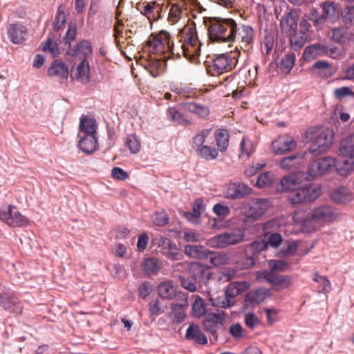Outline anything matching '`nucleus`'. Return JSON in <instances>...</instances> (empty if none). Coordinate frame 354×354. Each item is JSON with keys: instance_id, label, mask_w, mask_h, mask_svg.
<instances>
[{"instance_id": "obj_1", "label": "nucleus", "mask_w": 354, "mask_h": 354, "mask_svg": "<svg viewBox=\"0 0 354 354\" xmlns=\"http://www.w3.org/2000/svg\"><path fill=\"white\" fill-rule=\"evenodd\" d=\"M207 26L209 38L212 41H238L241 44V48H247L253 41L254 32L252 26L243 24L238 26L233 19L210 18Z\"/></svg>"}, {"instance_id": "obj_2", "label": "nucleus", "mask_w": 354, "mask_h": 354, "mask_svg": "<svg viewBox=\"0 0 354 354\" xmlns=\"http://www.w3.org/2000/svg\"><path fill=\"white\" fill-rule=\"evenodd\" d=\"M196 24L192 22L180 29L176 35V40L171 41V54L178 57L183 56L190 63H200L201 48Z\"/></svg>"}, {"instance_id": "obj_3", "label": "nucleus", "mask_w": 354, "mask_h": 354, "mask_svg": "<svg viewBox=\"0 0 354 354\" xmlns=\"http://www.w3.org/2000/svg\"><path fill=\"white\" fill-rule=\"evenodd\" d=\"M239 51H234L215 55L207 66V73L212 76H218L231 71L238 63Z\"/></svg>"}, {"instance_id": "obj_4", "label": "nucleus", "mask_w": 354, "mask_h": 354, "mask_svg": "<svg viewBox=\"0 0 354 354\" xmlns=\"http://www.w3.org/2000/svg\"><path fill=\"white\" fill-rule=\"evenodd\" d=\"M322 12L320 14L317 9L310 10L308 19L312 21L314 26L322 29L327 21L333 22L339 17V4L326 1L320 4Z\"/></svg>"}, {"instance_id": "obj_5", "label": "nucleus", "mask_w": 354, "mask_h": 354, "mask_svg": "<svg viewBox=\"0 0 354 354\" xmlns=\"http://www.w3.org/2000/svg\"><path fill=\"white\" fill-rule=\"evenodd\" d=\"M171 41L170 34L166 30H161L158 34L152 33L144 48L150 54L162 55L167 53H171Z\"/></svg>"}, {"instance_id": "obj_6", "label": "nucleus", "mask_w": 354, "mask_h": 354, "mask_svg": "<svg viewBox=\"0 0 354 354\" xmlns=\"http://www.w3.org/2000/svg\"><path fill=\"white\" fill-rule=\"evenodd\" d=\"M321 194L319 186L306 184L299 185L288 195V201L292 205L302 204L317 199Z\"/></svg>"}, {"instance_id": "obj_7", "label": "nucleus", "mask_w": 354, "mask_h": 354, "mask_svg": "<svg viewBox=\"0 0 354 354\" xmlns=\"http://www.w3.org/2000/svg\"><path fill=\"white\" fill-rule=\"evenodd\" d=\"M311 142L309 146V151L317 156L326 152L333 142V134L328 129H319L311 131Z\"/></svg>"}, {"instance_id": "obj_8", "label": "nucleus", "mask_w": 354, "mask_h": 354, "mask_svg": "<svg viewBox=\"0 0 354 354\" xmlns=\"http://www.w3.org/2000/svg\"><path fill=\"white\" fill-rule=\"evenodd\" d=\"M244 232L240 228H235L225 233L218 234L209 239V244L216 248H224L228 245H236L244 239Z\"/></svg>"}, {"instance_id": "obj_9", "label": "nucleus", "mask_w": 354, "mask_h": 354, "mask_svg": "<svg viewBox=\"0 0 354 354\" xmlns=\"http://www.w3.org/2000/svg\"><path fill=\"white\" fill-rule=\"evenodd\" d=\"M0 221L12 227H22L29 223L28 218L13 205H9L5 209L0 208Z\"/></svg>"}, {"instance_id": "obj_10", "label": "nucleus", "mask_w": 354, "mask_h": 354, "mask_svg": "<svg viewBox=\"0 0 354 354\" xmlns=\"http://www.w3.org/2000/svg\"><path fill=\"white\" fill-rule=\"evenodd\" d=\"M259 280H265L272 285L274 290L279 292L288 288L292 283L290 276L276 274L272 271L263 270L257 274Z\"/></svg>"}, {"instance_id": "obj_11", "label": "nucleus", "mask_w": 354, "mask_h": 354, "mask_svg": "<svg viewBox=\"0 0 354 354\" xmlns=\"http://www.w3.org/2000/svg\"><path fill=\"white\" fill-rule=\"evenodd\" d=\"M338 213L329 205H323L315 208L311 217L308 221L309 223H324L332 222L338 218Z\"/></svg>"}, {"instance_id": "obj_12", "label": "nucleus", "mask_w": 354, "mask_h": 354, "mask_svg": "<svg viewBox=\"0 0 354 354\" xmlns=\"http://www.w3.org/2000/svg\"><path fill=\"white\" fill-rule=\"evenodd\" d=\"M335 159L331 157H325L310 162L308 167V174L311 177H317L324 174L335 167Z\"/></svg>"}, {"instance_id": "obj_13", "label": "nucleus", "mask_w": 354, "mask_h": 354, "mask_svg": "<svg viewBox=\"0 0 354 354\" xmlns=\"http://www.w3.org/2000/svg\"><path fill=\"white\" fill-rule=\"evenodd\" d=\"M297 142L294 138L288 135H280L271 143L272 151L275 155H283L295 149Z\"/></svg>"}, {"instance_id": "obj_14", "label": "nucleus", "mask_w": 354, "mask_h": 354, "mask_svg": "<svg viewBox=\"0 0 354 354\" xmlns=\"http://www.w3.org/2000/svg\"><path fill=\"white\" fill-rule=\"evenodd\" d=\"M0 305L10 313L19 314L22 312L20 300L10 290L0 292Z\"/></svg>"}, {"instance_id": "obj_15", "label": "nucleus", "mask_w": 354, "mask_h": 354, "mask_svg": "<svg viewBox=\"0 0 354 354\" xmlns=\"http://www.w3.org/2000/svg\"><path fill=\"white\" fill-rule=\"evenodd\" d=\"M191 272L194 276V279L185 278L183 277H179V281L182 287L189 290V292H195L197 290L196 281L198 277L204 276L207 270L201 264L196 263L192 265Z\"/></svg>"}, {"instance_id": "obj_16", "label": "nucleus", "mask_w": 354, "mask_h": 354, "mask_svg": "<svg viewBox=\"0 0 354 354\" xmlns=\"http://www.w3.org/2000/svg\"><path fill=\"white\" fill-rule=\"evenodd\" d=\"M28 33V28L20 24H11L7 28L8 37L14 44H22L26 40Z\"/></svg>"}, {"instance_id": "obj_17", "label": "nucleus", "mask_w": 354, "mask_h": 354, "mask_svg": "<svg viewBox=\"0 0 354 354\" xmlns=\"http://www.w3.org/2000/svg\"><path fill=\"white\" fill-rule=\"evenodd\" d=\"M251 189L243 183H234L229 184L225 192L224 196L229 199H239L249 196Z\"/></svg>"}, {"instance_id": "obj_18", "label": "nucleus", "mask_w": 354, "mask_h": 354, "mask_svg": "<svg viewBox=\"0 0 354 354\" xmlns=\"http://www.w3.org/2000/svg\"><path fill=\"white\" fill-rule=\"evenodd\" d=\"M270 205V202L267 199L255 198L248 203V210L245 211V213L248 217L257 218L263 215Z\"/></svg>"}, {"instance_id": "obj_19", "label": "nucleus", "mask_w": 354, "mask_h": 354, "mask_svg": "<svg viewBox=\"0 0 354 354\" xmlns=\"http://www.w3.org/2000/svg\"><path fill=\"white\" fill-rule=\"evenodd\" d=\"M179 302L172 303L171 304L170 316L174 318L177 323L181 322L185 317V308L188 306L187 297L184 294L177 295Z\"/></svg>"}, {"instance_id": "obj_20", "label": "nucleus", "mask_w": 354, "mask_h": 354, "mask_svg": "<svg viewBox=\"0 0 354 354\" xmlns=\"http://www.w3.org/2000/svg\"><path fill=\"white\" fill-rule=\"evenodd\" d=\"M93 53V48L89 41L82 39L76 45L70 46L67 50V54L71 56H80L82 59H88Z\"/></svg>"}, {"instance_id": "obj_21", "label": "nucleus", "mask_w": 354, "mask_h": 354, "mask_svg": "<svg viewBox=\"0 0 354 354\" xmlns=\"http://www.w3.org/2000/svg\"><path fill=\"white\" fill-rule=\"evenodd\" d=\"M71 77L86 84L90 80V65L88 59H82L72 72Z\"/></svg>"}, {"instance_id": "obj_22", "label": "nucleus", "mask_w": 354, "mask_h": 354, "mask_svg": "<svg viewBox=\"0 0 354 354\" xmlns=\"http://www.w3.org/2000/svg\"><path fill=\"white\" fill-rule=\"evenodd\" d=\"M304 156L301 153H295L287 157L283 158L279 161L281 169L289 171L299 167L304 162Z\"/></svg>"}, {"instance_id": "obj_23", "label": "nucleus", "mask_w": 354, "mask_h": 354, "mask_svg": "<svg viewBox=\"0 0 354 354\" xmlns=\"http://www.w3.org/2000/svg\"><path fill=\"white\" fill-rule=\"evenodd\" d=\"M328 53V48L324 45L313 44L306 47L303 53V58L306 62H310L317 57Z\"/></svg>"}, {"instance_id": "obj_24", "label": "nucleus", "mask_w": 354, "mask_h": 354, "mask_svg": "<svg viewBox=\"0 0 354 354\" xmlns=\"http://www.w3.org/2000/svg\"><path fill=\"white\" fill-rule=\"evenodd\" d=\"M78 147L86 153H92L97 148V140L95 136L78 135Z\"/></svg>"}, {"instance_id": "obj_25", "label": "nucleus", "mask_w": 354, "mask_h": 354, "mask_svg": "<svg viewBox=\"0 0 354 354\" xmlns=\"http://www.w3.org/2000/svg\"><path fill=\"white\" fill-rule=\"evenodd\" d=\"M299 16L297 12L291 10L288 12L281 20V28L286 32H292L297 30Z\"/></svg>"}, {"instance_id": "obj_26", "label": "nucleus", "mask_w": 354, "mask_h": 354, "mask_svg": "<svg viewBox=\"0 0 354 354\" xmlns=\"http://www.w3.org/2000/svg\"><path fill=\"white\" fill-rule=\"evenodd\" d=\"M166 57L163 58H152L145 59L141 64L153 77H158L162 71L163 61Z\"/></svg>"}, {"instance_id": "obj_27", "label": "nucleus", "mask_w": 354, "mask_h": 354, "mask_svg": "<svg viewBox=\"0 0 354 354\" xmlns=\"http://www.w3.org/2000/svg\"><path fill=\"white\" fill-rule=\"evenodd\" d=\"M339 155L352 159L354 158V133L342 139L339 144Z\"/></svg>"}, {"instance_id": "obj_28", "label": "nucleus", "mask_w": 354, "mask_h": 354, "mask_svg": "<svg viewBox=\"0 0 354 354\" xmlns=\"http://www.w3.org/2000/svg\"><path fill=\"white\" fill-rule=\"evenodd\" d=\"M141 13L145 15L151 24L153 21L158 20L160 17L161 8L156 2H150L142 6Z\"/></svg>"}, {"instance_id": "obj_29", "label": "nucleus", "mask_w": 354, "mask_h": 354, "mask_svg": "<svg viewBox=\"0 0 354 354\" xmlns=\"http://www.w3.org/2000/svg\"><path fill=\"white\" fill-rule=\"evenodd\" d=\"M332 39L336 43H346L354 41V33L347 27L335 28L332 30Z\"/></svg>"}, {"instance_id": "obj_30", "label": "nucleus", "mask_w": 354, "mask_h": 354, "mask_svg": "<svg viewBox=\"0 0 354 354\" xmlns=\"http://www.w3.org/2000/svg\"><path fill=\"white\" fill-rule=\"evenodd\" d=\"M185 337L187 339L194 340L198 344L204 345L207 343V337L197 325L193 324L187 329Z\"/></svg>"}, {"instance_id": "obj_31", "label": "nucleus", "mask_w": 354, "mask_h": 354, "mask_svg": "<svg viewBox=\"0 0 354 354\" xmlns=\"http://www.w3.org/2000/svg\"><path fill=\"white\" fill-rule=\"evenodd\" d=\"M209 250L202 245H187L185 247V254L190 257L197 259H207Z\"/></svg>"}, {"instance_id": "obj_32", "label": "nucleus", "mask_w": 354, "mask_h": 354, "mask_svg": "<svg viewBox=\"0 0 354 354\" xmlns=\"http://www.w3.org/2000/svg\"><path fill=\"white\" fill-rule=\"evenodd\" d=\"M183 109L194 113L201 118H207L209 114V110L207 106L194 102H186L183 104Z\"/></svg>"}, {"instance_id": "obj_33", "label": "nucleus", "mask_w": 354, "mask_h": 354, "mask_svg": "<svg viewBox=\"0 0 354 354\" xmlns=\"http://www.w3.org/2000/svg\"><path fill=\"white\" fill-rule=\"evenodd\" d=\"M97 123L95 120L90 118H82L80 123V132L78 135H87L96 136Z\"/></svg>"}, {"instance_id": "obj_34", "label": "nucleus", "mask_w": 354, "mask_h": 354, "mask_svg": "<svg viewBox=\"0 0 354 354\" xmlns=\"http://www.w3.org/2000/svg\"><path fill=\"white\" fill-rule=\"evenodd\" d=\"M48 75L51 77L67 79L68 75V66L63 62L55 60L48 70Z\"/></svg>"}, {"instance_id": "obj_35", "label": "nucleus", "mask_w": 354, "mask_h": 354, "mask_svg": "<svg viewBox=\"0 0 354 354\" xmlns=\"http://www.w3.org/2000/svg\"><path fill=\"white\" fill-rule=\"evenodd\" d=\"M300 185V179L298 174H290L284 176L281 180V190L283 192H291Z\"/></svg>"}, {"instance_id": "obj_36", "label": "nucleus", "mask_w": 354, "mask_h": 354, "mask_svg": "<svg viewBox=\"0 0 354 354\" xmlns=\"http://www.w3.org/2000/svg\"><path fill=\"white\" fill-rule=\"evenodd\" d=\"M158 295L162 299H171L176 295V290L170 281L161 283L158 286Z\"/></svg>"}, {"instance_id": "obj_37", "label": "nucleus", "mask_w": 354, "mask_h": 354, "mask_svg": "<svg viewBox=\"0 0 354 354\" xmlns=\"http://www.w3.org/2000/svg\"><path fill=\"white\" fill-rule=\"evenodd\" d=\"M248 288L249 284L246 281L232 283L227 286L225 290V295L230 299H233L243 292Z\"/></svg>"}, {"instance_id": "obj_38", "label": "nucleus", "mask_w": 354, "mask_h": 354, "mask_svg": "<svg viewBox=\"0 0 354 354\" xmlns=\"http://www.w3.org/2000/svg\"><path fill=\"white\" fill-rule=\"evenodd\" d=\"M161 267L162 263L156 258H148L143 261L142 265L144 273L149 276L158 272Z\"/></svg>"}, {"instance_id": "obj_39", "label": "nucleus", "mask_w": 354, "mask_h": 354, "mask_svg": "<svg viewBox=\"0 0 354 354\" xmlns=\"http://www.w3.org/2000/svg\"><path fill=\"white\" fill-rule=\"evenodd\" d=\"M330 198L337 203H346L351 201V192L346 187H340L332 193Z\"/></svg>"}, {"instance_id": "obj_40", "label": "nucleus", "mask_w": 354, "mask_h": 354, "mask_svg": "<svg viewBox=\"0 0 354 354\" xmlns=\"http://www.w3.org/2000/svg\"><path fill=\"white\" fill-rule=\"evenodd\" d=\"M66 6L61 4L57 9V15L55 17V21L54 23V31L57 33L59 30L64 29L68 13L66 12Z\"/></svg>"}, {"instance_id": "obj_41", "label": "nucleus", "mask_w": 354, "mask_h": 354, "mask_svg": "<svg viewBox=\"0 0 354 354\" xmlns=\"http://www.w3.org/2000/svg\"><path fill=\"white\" fill-rule=\"evenodd\" d=\"M290 42L292 48L297 50L303 47L306 44L307 39V34L304 32H290Z\"/></svg>"}, {"instance_id": "obj_42", "label": "nucleus", "mask_w": 354, "mask_h": 354, "mask_svg": "<svg viewBox=\"0 0 354 354\" xmlns=\"http://www.w3.org/2000/svg\"><path fill=\"white\" fill-rule=\"evenodd\" d=\"M230 135L225 129H218L215 132L216 145L220 151L223 152L227 149L229 145Z\"/></svg>"}, {"instance_id": "obj_43", "label": "nucleus", "mask_w": 354, "mask_h": 354, "mask_svg": "<svg viewBox=\"0 0 354 354\" xmlns=\"http://www.w3.org/2000/svg\"><path fill=\"white\" fill-rule=\"evenodd\" d=\"M268 292L266 289L250 291L245 296V301L250 304H260L266 299Z\"/></svg>"}, {"instance_id": "obj_44", "label": "nucleus", "mask_w": 354, "mask_h": 354, "mask_svg": "<svg viewBox=\"0 0 354 354\" xmlns=\"http://www.w3.org/2000/svg\"><path fill=\"white\" fill-rule=\"evenodd\" d=\"M167 116L170 120L178 124L187 126L191 124V122L189 120L185 118L180 112H179L174 108L167 109Z\"/></svg>"}, {"instance_id": "obj_45", "label": "nucleus", "mask_w": 354, "mask_h": 354, "mask_svg": "<svg viewBox=\"0 0 354 354\" xmlns=\"http://www.w3.org/2000/svg\"><path fill=\"white\" fill-rule=\"evenodd\" d=\"M167 259L171 261H180L183 259V254L177 245L171 242L162 253Z\"/></svg>"}, {"instance_id": "obj_46", "label": "nucleus", "mask_w": 354, "mask_h": 354, "mask_svg": "<svg viewBox=\"0 0 354 354\" xmlns=\"http://www.w3.org/2000/svg\"><path fill=\"white\" fill-rule=\"evenodd\" d=\"M196 152L201 158L207 161L216 159L218 156V151L215 148L208 145L198 148Z\"/></svg>"}, {"instance_id": "obj_47", "label": "nucleus", "mask_w": 354, "mask_h": 354, "mask_svg": "<svg viewBox=\"0 0 354 354\" xmlns=\"http://www.w3.org/2000/svg\"><path fill=\"white\" fill-rule=\"evenodd\" d=\"M208 258L209 263L214 266H219L227 264L229 257L224 253L208 252Z\"/></svg>"}, {"instance_id": "obj_48", "label": "nucleus", "mask_w": 354, "mask_h": 354, "mask_svg": "<svg viewBox=\"0 0 354 354\" xmlns=\"http://www.w3.org/2000/svg\"><path fill=\"white\" fill-rule=\"evenodd\" d=\"M335 166L336 167L337 174L344 177L347 176L354 169L353 161L349 160H345L339 162H335Z\"/></svg>"}, {"instance_id": "obj_49", "label": "nucleus", "mask_w": 354, "mask_h": 354, "mask_svg": "<svg viewBox=\"0 0 354 354\" xmlns=\"http://www.w3.org/2000/svg\"><path fill=\"white\" fill-rule=\"evenodd\" d=\"M295 55L292 53L287 54L281 59L279 68L283 73L288 74L295 65Z\"/></svg>"}, {"instance_id": "obj_50", "label": "nucleus", "mask_w": 354, "mask_h": 354, "mask_svg": "<svg viewBox=\"0 0 354 354\" xmlns=\"http://www.w3.org/2000/svg\"><path fill=\"white\" fill-rule=\"evenodd\" d=\"M204 211V203L202 198H197L193 205V212H186L185 216L189 221L198 218Z\"/></svg>"}, {"instance_id": "obj_51", "label": "nucleus", "mask_w": 354, "mask_h": 354, "mask_svg": "<svg viewBox=\"0 0 354 354\" xmlns=\"http://www.w3.org/2000/svg\"><path fill=\"white\" fill-rule=\"evenodd\" d=\"M313 279L318 283L319 292L325 294L331 290L330 283L326 277L320 276L317 273H315Z\"/></svg>"}, {"instance_id": "obj_52", "label": "nucleus", "mask_w": 354, "mask_h": 354, "mask_svg": "<svg viewBox=\"0 0 354 354\" xmlns=\"http://www.w3.org/2000/svg\"><path fill=\"white\" fill-rule=\"evenodd\" d=\"M241 155V157H246L248 158L254 152V146L252 142L248 138L243 137L240 143Z\"/></svg>"}, {"instance_id": "obj_53", "label": "nucleus", "mask_w": 354, "mask_h": 354, "mask_svg": "<svg viewBox=\"0 0 354 354\" xmlns=\"http://www.w3.org/2000/svg\"><path fill=\"white\" fill-rule=\"evenodd\" d=\"M192 311L196 317H201L205 314L206 308L203 299L198 295L195 297V301L192 305Z\"/></svg>"}, {"instance_id": "obj_54", "label": "nucleus", "mask_w": 354, "mask_h": 354, "mask_svg": "<svg viewBox=\"0 0 354 354\" xmlns=\"http://www.w3.org/2000/svg\"><path fill=\"white\" fill-rule=\"evenodd\" d=\"M125 146L128 147L131 153H137L140 150V142L135 135H129L125 138Z\"/></svg>"}, {"instance_id": "obj_55", "label": "nucleus", "mask_w": 354, "mask_h": 354, "mask_svg": "<svg viewBox=\"0 0 354 354\" xmlns=\"http://www.w3.org/2000/svg\"><path fill=\"white\" fill-rule=\"evenodd\" d=\"M209 133V130L208 129H203L198 134H196L192 140V148L196 151L198 148H201L203 146V143L205 141L206 138Z\"/></svg>"}, {"instance_id": "obj_56", "label": "nucleus", "mask_w": 354, "mask_h": 354, "mask_svg": "<svg viewBox=\"0 0 354 354\" xmlns=\"http://www.w3.org/2000/svg\"><path fill=\"white\" fill-rule=\"evenodd\" d=\"M77 36V26L74 23H69L68 26V30L66 33L63 38V42L64 45L68 46V48L71 46V42L75 40Z\"/></svg>"}, {"instance_id": "obj_57", "label": "nucleus", "mask_w": 354, "mask_h": 354, "mask_svg": "<svg viewBox=\"0 0 354 354\" xmlns=\"http://www.w3.org/2000/svg\"><path fill=\"white\" fill-rule=\"evenodd\" d=\"M42 50L44 52H49L53 57L58 56L59 54L57 42L50 37L42 44Z\"/></svg>"}, {"instance_id": "obj_58", "label": "nucleus", "mask_w": 354, "mask_h": 354, "mask_svg": "<svg viewBox=\"0 0 354 354\" xmlns=\"http://www.w3.org/2000/svg\"><path fill=\"white\" fill-rule=\"evenodd\" d=\"M274 180V176L270 172H265L260 174L257 180L256 185L258 187H263L270 185Z\"/></svg>"}, {"instance_id": "obj_59", "label": "nucleus", "mask_w": 354, "mask_h": 354, "mask_svg": "<svg viewBox=\"0 0 354 354\" xmlns=\"http://www.w3.org/2000/svg\"><path fill=\"white\" fill-rule=\"evenodd\" d=\"M153 223L157 226H165L169 222V218L165 211L162 210L153 213L152 216Z\"/></svg>"}, {"instance_id": "obj_60", "label": "nucleus", "mask_w": 354, "mask_h": 354, "mask_svg": "<svg viewBox=\"0 0 354 354\" xmlns=\"http://www.w3.org/2000/svg\"><path fill=\"white\" fill-rule=\"evenodd\" d=\"M266 236H267V240L266 241L267 246L270 245L272 248H277L283 241L282 236L279 233H266Z\"/></svg>"}, {"instance_id": "obj_61", "label": "nucleus", "mask_w": 354, "mask_h": 354, "mask_svg": "<svg viewBox=\"0 0 354 354\" xmlns=\"http://www.w3.org/2000/svg\"><path fill=\"white\" fill-rule=\"evenodd\" d=\"M171 242L172 241L169 239L160 235L156 236L152 240V244L156 245L160 249V252L161 253H162V251H165L166 248L170 245Z\"/></svg>"}, {"instance_id": "obj_62", "label": "nucleus", "mask_w": 354, "mask_h": 354, "mask_svg": "<svg viewBox=\"0 0 354 354\" xmlns=\"http://www.w3.org/2000/svg\"><path fill=\"white\" fill-rule=\"evenodd\" d=\"M205 319L218 326V324H221L224 321L225 314L223 311L218 310L216 313H208Z\"/></svg>"}, {"instance_id": "obj_63", "label": "nucleus", "mask_w": 354, "mask_h": 354, "mask_svg": "<svg viewBox=\"0 0 354 354\" xmlns=\"http://www.w3.org/2000/svg\"><path fill=\"white\" fill-rule=\"evenodd\" d=\"M182 13H183L182 7L178 4H174L171 6V8L169 10V19L172 23H175L180 19Z\"/></svg>"}, {"instance_id": "obj_64", "label": "nucleus", "mask_w": 354, "mask_h": 354, "mask_svg": "<svg viewBox=\"0 0 354 354\" xmlns=\"http://www.w3.org/2000/svg\"><path fill=\"white\" fill-rule=\"evenodd\" d=\"M150 316H157L164 313V309L158 299L152 300L149 304Z\"/></svg>"}]
</instances>
